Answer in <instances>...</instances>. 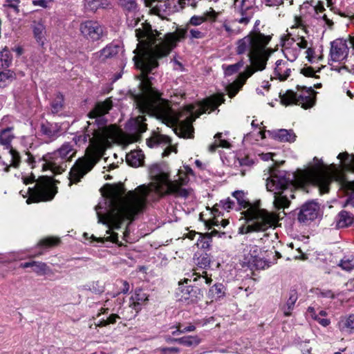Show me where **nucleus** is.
<instances>
[{"label": "nucleus", "mask_w": 354, "mask_h": 354, "mask_svg": "<svg viewBox=\"0 0 354 354\" xmlns=\"http://www.w3.org/2000/svg\"><path fill=\"white\" fill-rule=\"evenodd\" d=\"M272 136L274 139L280 142H294L296 139V135L291 129L287 130L281 129L272 132Z\"/></svg>", "instance_id": "19"}, {"label": "nucleus", "mask_w": 354, "mask_h": 354, "mask_svg": "<svg viewBox=\"0 0 354 354\" xmlns=\"http://www.w3.org/2000/svg\"><path fill=\"white\" fill-rule=\"evenodd\" d=\"M337 326L341 331L352 333L354 329V315L350 314L342 316L339 318Z\"/></svg>", "instance_id": "21"}, {"label": "nucleus", "mask_w": 354, "mask_h": 354, "mask_svg": "<svg viewBox=\"0 0 354 354\" xmlns=\"http://www.w3.org/2000/svg\"><path fill=\"white\" fill-rule=\"evenodd\" d=\"M205 21L203 16L194 15L185 28H177L174 32L166 34L164 38L160 37L158 32L154 33L148 26L135 30L139 43L133 51L136 55L133 59L142 74L141 93L135 96L136 107L142 113L155 116L162 121L171 122L176 126L175 133L184 138L194 137V107L189 106L186 109L174 113L168 101L162 98L160 92L151 86L147 75L158 66V59L167 56L177 42L186 37L190 25L199 26Z\"/></svg>", "instance_id": "1"}, {"label": "nucleus", "mask_w": 354, "mask_h": 354, "mask_svg": "<svg viewBox=\"0 0 354 354\" xmlns=\"http://www.w3.org/2000/svg\"><path fill=\"white\" fill-rule=\"evenodd\" d=\"M301 73L303 74L306 77H315L317 76L315 75V72L311 66H305L301 70Z\"/></svg>", "instance_id": "50"}, {"label": "nucleus", "mask_w": 354, "mask_h": 354, "mask_svg": "<svg viewBox=\"0 0 354 354\" xmlns=\"http://www.w3.org/2000/svg\"><path fill=\"white\" fill-rule=\"evenodd\" d=\"M218 15V12H216L212 8H210V10L209 11H207L205 13L203 17L206 18V21L209 20L212 21H215Z\"/></svg>", "instance_id": "49"}, {"label": "nucleus", "mask_w": 354, "mask_h": 354, "mask_svg": "<svg viewBox=\"0 0 354 354\" xmlns=\"http://www.w3.org/2000/svg\"><path fill=\"white\" fill-rule=\"evenodd\" d=\"M245 0H235L234 6L235 8L240 10V12L242 15H243V12L245 11L249 7H245Z\"/></svg>", "instance_id": "52"}, {"label": "nucleus", "mask_w": 354, "mask_h": 354, "mask_svg": "<svg viewBox=\"0 0 354 354\" xmlns=\"http://www.w3.org/2000/svg\"><path fill=\"white\" fill-rule=\"evenodd\" d=\"M112 106L110 98L97 102L88 113V118L95 120L87 122L88 125L83 134L74 137L71 141L64 142L57 150L47 153L39 159V161L44 162L43 170L49 169L53 174H61L75 156L77 151L75 146L78 143L86 144L88 142L85 157L79 158L69 173V186L80 181L102 158L106 149L120 138L119 129L115 125H106V120L104 118Z\"/></svg>", "instance_id": "3"}, {"label": "nucleus", "mask_w": 354, "mask_h": 354, "mask_svg": "<svg viewBox=\"0 0 354 354\" xmlns=\"http://www.w3.org/2000/svg\"><path fill=\"white\" fill-rule=\"evenodd\" d=\"M120 319V317L117 314H111L106 318H102L98 320L97 323H95L97 326H105L109 324H115L117 320Z\"/></svg>", "instance_id": "38"}, {"label": "nucleus", "mask_w": 354, "mask_h": 354, "mask_svg": "<svg viewBox=\"0 0 354 354\" xmlns=\"http://www.w3.org/2000/svg\"><path fill=\"white\" fill-rule=\"evenodd\" d=\"M122 283V288L121 289L120 292L122 293H124V294H126L129 292V284L127 281H120ZM119 294V292H118ZM118 295V293H117ZM116 294H113L112 297H115Z\"/></svg>", "instance_id": "56"}, {"label": "nucleus", "mask_w": 354, "mask_h": 354, "mask_svg": "<svg viewBox=\"0 0 354 354\" xmlns=\"http://www.w3.org/2000/svg\"><path fill=\"white\" fill-rule=\"evenodd\" d=\"M223 27L228 36L238 35L242 31V28L237 24V21H225Z\"/></svg>", "instance_id": "31"}, {"label": "nucleus", "mask_w": 354, "mask_h": 354, "mask_svg": "<svg viewBox=\"0 0 354 354\" xmlns=\"http://www.w3.org/2000/svg\"><path fill=\"white\" fill-rule=\"evenodd\" d=\"M64 97L60 93H57L50 103V111L52 113L55 114L61 111L63 109Z\"/></svg>", "instance_id": "33"}, {"label": "nucleus", "mask_w": 354, "mask_h": 354, "mask_svg": "<svg viewBox=\"0 0 354 354\" xmlns=\"http://www.w3.org/2000/svg\"><path fill=\"white\" fill-rule=\"evenodd\" d=\"M298 299V295L295 290H291L288 293V299L282 307V310L285 316L291 315L294 309L295 304Z\"/></svg>", "instance_id": "22"}, {"label": "nucleus", "mask_w": 354, "mask_h": 354, "mask_svg": "<svg viewBox=\"0 0 354 354\" xmlns=\"http://www.w3.org/2000/svg\"><path fill=\"white\" fill-rule=\"evenodd\" d=\"M250 20V18L248 17H242L241 18L239 19H234V21H237V24H241L244 25H247Z\"/></svg>", "instance_id": "62"}, {"label": "nucleus", "mask_w": 354, "mask_h": 354, "mask_svg": "<svg viewBox=\"0 0 354 354\" xmlns=\"http://www.w3.org/2000/svg\"><path fill=\"white\" fill-rule=\"evenodd\" d=\"M148 300V295L142 290H136L131 297L130 306L136 313L141 310V306Z\"/></svg>", "instance_id": "18"}, {"label": "nucleus", "mask_w": 354, "mask_h": 354, "mask_svg": "<svg viewBox=\"0 0 354 354\" xmlns=\"http://www.w3.org/2000/svg\"><path fill=\"white\" fill-rule=\"evenodd\" d=\"M14 138V136L12 133V130L10 128H7L0 133V144L3 145L6 149L12 148L11 147V142Z\"/></svg>", "instance_id": "29"}, {"label": "nucleus", "mask_w": 354, "mask_h": 354, "mask_svg": "<svg viewBox=\"0 0 354 354\" xmlns=\"http://www.w3.org/2000/svg\"><path fill=\"white\" fill-rule=\"evenodd\" d=\"M188 31L189 32L191 39H202L205 37L204 32L198 29L189 28Z\"/></svg>", "instance_id": "48"}, {"label": "nucleus", "mask_w": 354, "mask_h": 354, "mask_svg": "<svg viewBox=\"0 0 354 354\" xmlns=\"http://www.w3.org/2000/svg\"><path fill=\"white\" fill-rule=\"evenodd\" d=\"M178 3L182 8L185 5L190 6L192 8L196 7V2L195 0H178Z\"/></svg>", "instance_id": "55"}, {"label": "nucleus", "mask_w": 354, "mask_h": 354, "mask_svg": "<svg viewBox=\"0 0 354 354\" xmlns=\"http://www.w3.org/2000/svg\"><path fill=\"white\" fill-rule=\"evenodd\" d=\"M337 158L344 161L348 170L354 171V155L350 156L347 152L340 153ZM314 161L317 162L314 166L295 173L277 169L270 171L266 188L274 194L273 205L276 209L289 207L290 198L295 197L292 192L297 187L310 183L317 186L321 194H325L328 192L329 185L333 180L337 182L340 189L348 196L344 206L354 207V180H348L337 170L329 171L317 158H314Z\"/></svg>", "instance_id": "4"}, {"label": "nucleus", "mask_w": 354, "mask_h": 354, "mask_svg": "<svg viewBox=\"0 0 354 354\" xmlns=\"http://www.w3.org/2000/svg\"><path fill=\"white\" fill-rule=\"evenodd\" d=\"M297 92L287 90L285 93L280 92L281 102L285 106L296 104L301 106L304 109L313 107L316 102V92L312 86L306 87L297 86Z\"/></svg>", "instance_id": "8"}, {"label": "nucleus", "mask_w": 354, "mask_h": 354, "mask_svg": "<svg viewBox=\"0 0 354 354\" xmlns=\"http://www.w3.org/2000/svg\"><path fill=\"white\" fill-rule=\"evenodd\" d=\"M12 57L10 52L5 48L0 52V66L1 68H8L12 64Z\"/></svg>", "instance_id": "35"}, {"label": "nucleus", "mask_w": 354, "mask_h": 354, "mask_svg": "<svg viewBox=\"0 0 354 354\" xmlns=\"http://www.w3.org/2000/svg\"><path fill=\"white\" fill-rule=\"evenodd\" d=\"M223 289L224 286L222 283H216L209 289V292L220 297L224 294Z\"/></svg>", "instance_id": "44"}, {"label": "nucleus", "mask_w": 354, "mask_h": 354, "mask_svg": "<svg viewBox=\"0 0 354 354\" xmlns=\"http://www.w3.org/2000/svg\"><path fill=\"white\" fill-rule=\"evenodd\" d=\"M221 136H222L221 133H217L214 136L215 138L219 140V141L218 142V147L229 148L230 146V143L225 140H221Z\"/></svg>", "instance_id": "53"}, {"label": "nucleus", "mask_w": 354, "mask_h": 354, "mask_svg": "<svg viewBox=\"0 0 354 354\" xmlns=\"http://www.w3.org/2000/svg\"><path fill=\"white\" fill-rule=\"evenodd\" d=\"M26 185L35 183L32 187H28L26 194L28 198L26 200L28 204L38 203L40 201H51L55 196L57 187L53 185L51 178L48 176H40L37 180L32 175L24 178Z\"/></svg>", "instance_id": "7"}, {"label": "nucleus", "mask_w": 354, "mask_h": 354, "mask_svg": "<svg viewBox=\"0 0 354 354\" xmlns=\"http://www.w3.org/2000/svg\"><path fill=\"white\" fill-rule=\"evenodd\" d=\"M339 266L344 270L350 271L354 268V257H344L339 262Z\"/></svg>", "instance_id": "39"}, {"label": "nucleus", "mask_w": 354, "mask_h": 354, "mask_svg": "<svg viewBox=\"0 0 354 354\" xmlns=\"http://www.w3.org/2000/svg\"><path fill=\"white\" fill-rule=\"evenodd\" d=\"M348 55V47L345 40L338 39L330 43V56L333 62L343 60Z\"/></svg>", "instance_id": "13"}, {"label": "nucleus", "mask_w": 354, "mask_h": 354, "mask_svg": "<svg viewBox=\"0 0 354 354\" xmlns=\"http://www.w3.org/2000/svg\"><path fill=\"white\" fill-rule=\"evenodd\" d=\"M354 222V217L348 212L341 211L336 218V227L343 228L348 226Z\"/></svg>", "instance_id": "24"}, {"label": "nucleus", "mask_w": 354, "mask_h": 354, "mask_svg": "<svg viewBox=\"0 0 354 354\" xmlns=\"http://www.w3.org/2000/svg\"><path fill=\"white\" fill-rule=\"evenodd\" d=\"M171 342H177L185 346H196L201 342V339L198 336H185L180 338L172 339Z\"/></svg>", "instance_id": "28"}, {"label": "nucleus", "mask_w": 354, "mask_h": 354, "mask_svg": "<svg viewBox=\"0 0 354 354\" xmlns=\"http://www.w3.org/2000/svg\"><path fill=\"white\" fill-rule=\"evenodd\" d=\"M44 21L40 19L39 21H34L32 24V29L34 35V37L37 42L43 46L46 40V26Z\"/></svg>", "instance_id": "16"}, {"label": "nucleus", "mask_w": 354, "mask_h": 354, "mask_svg": "<svg viewBox=\"0 0 354 354\" xmlns=\"http://www.w3.org/2000/svg\"><path fill=\"white\" fill-rule=\"evenodd\" d=\"M57 242V239L48 238L40 241L39 245L41 246H53L56 245Z\"/></svg>", "instance_id": "51"}, {"label": "nucleus", "mask_w": 354, "mask_h": 354, "mask_svg": "<svg viewBox=\"0 0 354 354\" xmlns=\"http://www.w3.org/2000/svg\"><path fill=\"white\" fill-rule=\"evenodd\" d=\"M119 52V46L114 44H109L101 50L93 54V57L96 60L100 62H104L108 59L115 56Z\"/></svg>", "instance_id": "15"}, {"label": "nucleus", "mask_w": 354, "mask_h": 354, "mask_svg": "<svg viewBox=\"0 0 354 354\" xmlns=\"http://www.w3.org/2000/svg\"><path fill=\"white\" fill-rule=\"evenodd\" d=\"M320 295L324 297L334 298V294L331 290H324L320 292Z\"/></svg>", "instance_id": "59"}, {"label": "nucleus", "mask_w": 354, "mask_h": 354, "mask_svg": "<svg viewBox=\"0 0 354 354\" xmlns=\"http://www.w3.org/2000/svg\"><path fill=\"white\" fill-rule=\"evenodd\" d=\"M295 26L306 30V23L301 17H296L295 18ZM305 32H306V30Z\"/></svg>", "instance_id": "54"}, {"label": "nucleus", "mask_w": 354, "mask_h": 354, "mask_svg": "<svg viewBox=\"0 0 354 354\" xmlns=\"http://www.w3.org/2000/svg\"><path fill=\"white\" fill-rule=\"evenodd\" d=\"M220 235V233L214 230L211 232L210 234H207L205 236H203L202 234H199V238L197 240V246L202 249H208L210 247L212 242V236Z\"/></svg>", "instance_id": "27"}, {"label": "nucleus", "mask_w": 354, "mask_h": 354, "mask_svg": "<svg viewBox=\"0 0 354 354\" xmlns=\"http://www.w3.org/2000/svg\"><path fill=\"white\" fill-rule=\"evenodd\" d=\"M190 277L193 278L194 281H197L202 279L205 284H210L212 281L211 277H208L206 271H203L202 274L194 272L191 274Z\"/></svg>", "instance_id": "40"}, {"label": "nucleus", "mask_w": 354, "mask_h": 354, "mask_svg": "<svg viewBox=\"0 0 354 354\" xmlns=\"http://www.w3.org/2000/svg\"><path fill=\"white\" fill-rule=\"evenodd\" d=\"M149 174L150 183L140 185L124 196L123 189L108 185L104 194L106 198L95 207L98 223L107 225L109 230L118 229L124 219L133 220L142 212L147 202H157L168 195L185 198L192 192L191 189L185 187L189 181L185 174L172 180L169 174L158 165H152ZM106 233L110 234L107 237L97 239L93 235L91 237L101 243L118 241L117 233L110 230Z\"/></svg>", "instance_id": "2"}, {"label": "nucleus", "mask_w": 354, "mask_h": 354, "mask_svg": "<svg viewBox=\"0 0 354 354\" xmlns=\"http://www.w3.org/2000/svg\"><path fill=\"white\" fill-rule=\"evenodd\" d=\"M120 4L127 10H134L136 6V3L133 0H120Z\"/></svg>", "instance_id": "46"}, {"label": "nucleus", "mask_w": 354, "mask_h": 354, "mask_svg": "<svg viewBox=\"0 0 354 354\" xmlns=\"http://www.w3.org/2000/svg\"><path fill=\"white\" fill-rule=\"evenodd\" d=\"M104 30V27L95 20H86L80 25V31L82 35L92 42L102 39L105 33Z\"/></svg>", "instance_id": "9"}, {"label": "nucleus", "mask_w": 354, "mask_h": 354, "mask_svg": "<svg viewBox=\"0 0 354 354\" xmlns=\"http://www.w3.org/2000/svg\"><path fill=\"white\" fill-rule=\"evenodd\" d=\"M315 51L311 48H308L306 50V57L308 58V61L312 62L313 58V54Z\"/></svg>", "instance_id": "63"}, {"label": "nucleus", "mask_w": 354, "mask_h": 354, "mask_svg": "<svg viewBox=\"0 0 354 354\" xmlns=\"http://www.w3.org/2000/svg\"><path fill=\"white\" fill-rule=\"evenodd\" d=\"M225 101L224 97L223 95H214L209 98H207L203 102L202 109L203 112L205 113L206 111L212 112L214 111L219 105L223 103Z\"/></svg>", "instance_id": "20"}, {"label": "nucleus", "mask_w": 354, "mask_h": 354, "mask_svg": "<svg viewBox=\"0 0 354 354\" xmlns=\"http://www.w3.org/2000/svg\"><path fill=\"white\" fill-rule=\"evenodd\" d=\"M244 66V62L241 60L234 64L222 66L225 76L232 75L239 71V70Z\"/></svg>", "instance_id": "32"}, {"label": "nucleus", "mask_w": 354, "mask_h": 354, "mask_svg": "<svg viewBox=\"0 0 354 354\" xmlns=\"http://www.w3.org/2000/svg\"><path fill=\"white\" fill-rule=\"evenodd\" d=\"M270 36L265 35L259 30H253L247 36L238 40L236 53L238 55L247 54L250 66L245 71L240 73L238 78L226 86V91L230 97H234L242 88L247 79L254 72L262 71L266 68L270 56L266 46L270 41Z\"/></svg>", "instance_id": "5"}, {"label": "nucleus", "mask_w": 354, "mask_h": 354, "mask_svg": "<svg viewBox=\"0 0 354 354\" xmlns=\"http://www.w3.org/2000/svg\"><path fill=\"white\" fill-rule=\"evenodd\" d=\"M34 6H39L42 8H47V1L46 0H35L32 1Z\"/></svg>", "instance_id": "57"}, {"label": "nucleus", "mask_w": 354, "mask_h": 354, "mask_svg": "<svg viewBox=\"0 0 354 354\" xmlns=\"http://www.w3.org/2000/svg\"><path fill=\"white\" fill-rule=\"evenodd\" d=\"M41 131L50 139V141L55 140L58 137L59 129L53 124H43L41 126Z\"/></svg>", "instance_id": "26"}, {"label": "nucleus", "mask_w": 354, "mask_h": 354, "mask_svg": "<svg viewBox=\"0 0 354 354\" xmlns=\"http://www.w3.org/2000/svg\"><path fill=\"white\" fill-rule=\"evenodd\" d=\"M15 78V74L10 70L0 72V87L3 88Z\"/></svg>", "instance_id": "37"}, {"label": "nucleus", "mask_w": 354, "mask_h": 354, "mask_svg": "<svg viewBox=\"0 0 354 354\" xmlns=\"http://www.w3.org/2000/svg\"><path fill=\"white\" fill-rule=\"evenodd\" d=\"M308 316L310 317L314 320H316L319 324L322 326H328L330 324V321L329 319L322 318L319 317V315L317 314L316 310L314 307L310 306L307 310Z\"/></svg>", "instance_id": "34"}, {"label": "nucleus", "mask_w": 354, "mask_h": 354, "mask_svg": "<svg viewBox=\"0 0 354 354\" xmlns=\"http://www.w3.org/2000/svg\"><path fill=\"white\" fill-rule=\"evenodd\" d=\"M220 203L222 205V207L225 210L229 211L230 209H236L234 201L229 198L225 201H221Z\"/></svg>", "instance_id": "47"}, {"label": "nucleus", "mask_w": 354, "mask_h": 354, "mask_svg": "<svg viewBox=\"0 0 354 354\" xmlns=\"http://www.w3.org/2000/svg\"><path fill=\"white\" fill-rule=\"evenodd\" d=\"M171 138L169 136L155 133L147 140V143L149 147H154L160 145H168L171 144Z\"/></svg>", "instance_id": "23"}, {"label": "nucleus", "mask_w": 354, "mask_h": 354, "mask_svg": "<svg viewBox=\"0 0 354 354\" xmlns=\"http://www.w3.org/2000/svg\"><path fill=\"white\" fill-rule=\"evenodd\" d=\"M323 19L325 21L326 25L329 28H332V26H333V22L332 20L329 19L326 15H323Z\"/></svg>", "instance_id": "64"}, {"label": "nucleus", "mask_w": 354, "mask_h": 354, "mask_svg": "<svg viewBox=\"0 0 354 354\" xmlns=\"http://www.w3.org/2000/svg\"><path fill=\"white\" fill-rule=\"evenodd\" d=\"M232 196L236 199L239 205L237 209H246L242 213L248 223L245 227V233L265 231L275 226L278 223L279 220L278 215L250 203L243 191L234 192ZM241 232L244 233L243 231H241Z\"/></svg>", "instance_id": "6"}, {"label": "nucleus", "mask_w": 354, "mask_h": 354, "mask_svg": "<svg viewBox=\"0 0 354 354\" xmlns=\"http://www.w3.org/2000/svg\"><path fill=\"white\" fill-rule=\"evenodd\" d=\"M177 295L180 301L189 304L197 302L203 297V295L199 288L184 286V282H180Z\"/></svg>", "instance_id": "11"}, {"label": "nucleus", "mask_w": 354, "mask_h": 354, "mask_svg": "<svg viewBox=\"0 0 354 354\" xmlns=\"http://www.w3.org/2000/svg\"><path fill=\"white\" fill-rule=\"evenodd\" d=\"M182 331H180L181 333H189V332H192V331H194L196 330V327L195 326L192 325V324H189V326L182 328Z\"/></svg>", "instance_id": "61"}, {"label": "nucleus", "mask_w": 354, "mask_h": 354, "mask_svg": "<svg viewBox=\"0 0 354 354\" xmlns=\"http://www.w3.org/2000/svg\"><path fill=\"white\" fill-rule=\"evenodd\" d=\"M9 149V153L11 156V164L9 166L17 168L21 162L19 153L13 148H10Z\"/></svg>", "instance_id": "41"}, {"label": "nucleus", "mask_w": 354, "mask_h": 354, "mask_svg": "<svg viewBox=\"0 0 354 354\" xmlns=\"http://www.w3.org/2000/svg\"><path fill=\"white\" fill-rule=\"evenodd\" d=\"M109 6V3L105 1L100 0H85L84 7L87 10L92 12L96 11L98 8H106Z\"/></svg>", "instance_id": "30"}, {"label": "nucleus", "mask_w": 354, "mask_h": 354, "mask_svg": "<svg viewBox=\"0 0 354 354\" xmlns=\"http://www.w3.org/2000/svg\"><path fill=\"white\" fill-rule=\"evenodd\" d=\"M19 2V1L18 0H13L12 1L9 3L8 6L10 8H12L17 12H19V8H18Z\"/></svg>", "instance_id": "60"}, {"label": "nucleus", "mask_w": 354, "mask_h": 354, "mask_svg": "<svg viewBox=\"0 0 354 354\" xmlns=\"http://www.w3.org/2000/svg\"><path fill=\"white\" fill-rule=\"evenodd\" d=\"M295 47L299 50L301 48H306L308 46V41L305 39L304 36H298L297 39H295V44H293Z\"/></svg>", "instance_id": "45"}, {"label": "nucleus", "mask_w": 354, "mask_h": 354, "mask_svg": "<svg viewBox=\"0 0 354 354\" xmlns=\"http://www.w3.org/2000/svg\"><path fill=\"white\" fill-rule=\"evenodd\" d=\"M282 47L284 56L290 62H294L299 55L300 50L293 46L295 39L287 37L282 41Z\"/></svg>", "instance_id": "14"}, {"label": "nucleus", "mask_w": 354, "mask_h": 354, "mask_svg": "<svg viewBox=\"0 0 354 354\" xmlns=\"http://www.w3.org/2000/svg\"><path fill=\"white\" fill-rule=\"evenodd\" d=\"M275 68L273 73L274 78L278 79L280 81H284L288 79L290 75L291 70L288 66L287 62L279 59L275 63Z\"/></svg>", "instance_id": "17"}, {"label": "nucleus", "mask_w": 354, "mask_h": 354, "mask_svg": "<svg viewBox=\"0 0 354 354\" xmlns=\"http://www.w3.org/2000/svg\"><path fill=\"white\" fill-rule=\"evenodd\" d=\"M259 248L257 245L246 246L243 251V266L250 269H264L266 263L259 255Z\"/></svg>", "instance_id": "10"}, {"label": "nucleus", "mask_w": 354, "mask_h": 354, "mask_svg": "<svg viewBox=\"0 0 354 354\" xmlns=\"http://www.w3.org/2000/svg\"><path fill=\"white\" fill-rule=\"evenodd\" d=\"M1 169L4 170L6 172H8L10 170V166L6 163L0 156V170Z\"/></svg>", "instance_id": "58"}, {"label": "nucleus", "mask_w": 354, "mask_h": 354, "mask_svg": "<svg viewBox=\"0 0 354 354\" xmlns=\"http://www.w3.org/2000/svg\"><path fill=\"white\" fill-rule=\"evenodd\" d=\"M319 207L317 203L308 202L302 205L298 214L301 223H308L315 220L319 214Z\"/></svg>", "instance_id": "12"}, {"label": "nucleus", "mask_w": 354, "mask_h": 354, "mask_svg": "<svg viewBox=\"0 0 354 354\" xmlns=\"http://www.w3.org/2000/svg\"><path fill=\"white\" fill-rule=\"evenodd\" d=\"M145 120V117L140 115L132 121V126L136 133L141 134L147 130V124Z\"/></svg>", "instance_id": "36"}, {"label": "nucleus", "mask_w": 354, "mask_h": 354, "mask_svg": "<svg viewBox=\"0 0 354 354\" xmlns=\"http://www.w3.org/2000/svg\"><path fill=\"white\" fill-rule=\"evenodd\" d=\"M211 259L207 254L201 255L198 259L197 266L203 269H206L210 266Z\"/></svg>", "instance_id": "42"}, {"label": "nucleus", "mask_w": 354, "mask_h": 354, "mask_svg": "<svg viewBox=\"0 0 354 354\" xmlns=\"http://www.w3.org/2000/svg\"><path fill=\"white\" fill-rule=\"evenodd\" d=\"M33 271L37 274H44L47 270V266L46 263L42 262L34 261H33Z\"/></svg>", "instance_id": "43"}, {"label": "nucleus", "mask_w": 354, "mask_h": 354, "mask_svg": "<svg viewBox=\"0 0 354 354\" xmlns=\"http://www.w3.org/2000/svg\"><path fill=\"white\" fill-rule=\"evenodd\" d=\"M126 161L132 167H139L144 161V155L141 151H132L127 154Z\"/></svg>", "instance_id": "25"}]
</instances>
